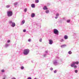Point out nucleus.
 Here are the masks:
<instances>
[{
  "label": "nucleus",
  "mask_w": 79,
  "mask_h": 79,
  "mask_svg": "<svg viewBox=\"0 0 79 79\" xmlns=\"http://www.w3.org/2000/svg\"><path fill=\"white\" fill-rule=\"evenodd\" d=\"M29 53V50L28 49H25L23 51V53L25 55H27Z\"/></svg>",
  "instance_id": "1"
},
{
  "label": "nucleus",
  "mask_w": 79,
  "mask_h": 79,
  "mask_svg": "<svg viewBox=\"0 0 79 79\" xmlns=\"http://www.w3.org/2000/svg\"><path fill=\"white\" fill-rule=\"evenodd\" d=\"M7 15L8 16H11L13 15V12L12 11H8L7 12Z\"/></svg>",
  "instance_id": "2"
},
{
  "label": "nucleus",
  "mask_w": 79,
  "mask_h": 79,
  "mask_svg": "<svg viewBox=\"0 0 79 79\" xmlns=\"http://www.w3.org/2000/svg\"><path fill=\"white\" fill-rule=\"evenodd\" d=\"M54 33L55 34H56L57 35H58L59 33V32L56 29H54Z\"/></svg>",
  "instance_id": "3"
},
{
  "label": "nucleus",
  "mask_w": 79,
  "mask_h": 79,
  "mask_svg": "<svg viewBox=\"0 0 79 79\" xmlns=\"http://www.w3.org/2000/svg\"><path fill=\"white\" fill-rule=\"evenodd\" d=\"M53 44V41L52 40H49V44L50 45H52Z\"/></svg>",
  "instance_id": "4"
},
{
  "label": "nucleus",
  "mask_w": 79,
  "mask_h": 79,
  "mask_svg": "<svg viewBox=\"0 0 79 79\" xmlns=\"http://www.w3.org/2000/svg\"><path fill=\"white\" fill-rule=\"evenodd\" d=\"M75 64H76L75 63V62H73V64H72L71 65V66L72 67H74V65H75Z\"/></svg>",
  "instance_id": "5"
},
{
  "label": "nucleus",
  "mask_w": 79,
  "mask_h": 79,
  "mask_svg": "<svg viewBox=\"0 0 79 79\" xmlns=\"http://www.w3.org/2000/svg\"><path fill=\"white\" fill-rule=\"evenodd\" d=\"M35 16V14L34 13H32L31 15V17L32 18H34Z\"/></svg>",
  "instance_id": "6"
},
{
  "label": "nucleus",
  "mask_w": 79,
  "mask_h": 79,
  "mask_svg": "<svg viewBox=\"0 0 79 79\" xmlns=\"http://www.w3.org/2000/svg\"><path fill=\"white\" fill-rule=\"evenodd\" d=\"M43 9H44V10H47L48 8H47V6H44V8H43Z\"/></svg>",
  "instance_id": "7"
},
{
  "label": "nucleus",
  "mask_w": 79,
  "mask_h": 79,
  "mask_svg": "<svg viewBox=\"0 0 79 79\" xmlns=\"http://www.w3.org/2000/svg\"><path fill=\"white\" fill-rule=\"evenodd\" d=\"M12 27H15V23H12Z\"/></svg>",
  "instance_id": "8"
},
{
  "label": "nucleus",
  "mask_w": 79,
  "mask_h": 79,
  "mask_svg": "<svg viewBox=\"0 0 79 79\" xmlns=\"http://www.w3.org/2000/svg\"><path fill=\"white\" fill-rule=\"evenodd\" d=\"M64 39H68V36H67V35H65V36H64Z\"/></svg>",
  "instance_id": "9"
},
{
  "label": "nucleus",
  "mask_w": 79,
  "mask_h": 79,
  "mask_svg": "<svg viewBox=\"0 0 79 79\" xmlns=\"http://www.w3.org/2000/svg\"><path fill=\"white\" fill-rule=\"evenodd\" d=\"M31 7L32 8H35V5L32 4L31 5Z\"/></svg>",
  "instance_id": "10"
},
{
  "label": "nucleus",
  "mask_w": 79,
  "mask_h": 79,
  "mask_svg": "<svg viewBox=\"0 0 79 79\" xmlns=\"http://www.w3.org/2000/svg\"><path fill=\"white\" fill-rule=\"evenodd\" d=\"M45 13H49V10H47L45 11Z\"/></svg>",
  "instance_id": "11"
},
{
  "label": "nucleus",
  "mask_w": 79,
  "mask_h": 79,
  "mask_svg": "<svg viewBox=\"0 0 79 79\" xmlns=\"http://www.w3.org/2000/svg\"><path fill=\"white\" fill-rule=\"evenodd\" d=\"M75 64H78L79 63V62L78 61H77L76 62H75Z\"/></svg>",
  "instance_id": "12"
},
{
  "label": "nucleus",
  "mask_w": 79,
  "mask_h": 79,
  "mask_svg": "<svg viewBox=\"0 0 79 79\" xmlns=\"http://www.w3.org/2000/svg\"><path fill=\"white\" fill-rule=\"evenodd\" d=\"M39 0H35V2L36 3H39Z\"/></svg>",
  "instance_id": "13"
},
{
  "label": "nucleus",
  "mask_w": 79,
  "mask_h": 79,
  "mask_svg": "<svg viewBox=\"0 0 79 79\" xmlns=\"http://www.w3.org/2000/svg\"><path fill=\"white\" fill-rule=\"evenodd\" d=\"M67 23H70V20H69V19L67 20Z\"/></svg>",
  "instance_id": "14"
},
{
  "label": "nucleus",
  "mask_w": 79,
  "mask_h": 79,
  "mask_svg": "<svg viewBox=\"0 0 79 79\" xmlns=\"http://www.w3.org/2000/svg\"><path fill=\"white\" fill-rule=\"evenodd\" d=\"M14 5L15 6H16V5H17V4H18V2H15V3H14Z\"/></svg>",
  "instance_id": "15"
},
{
  "label": "nucleus",
  "mask_w": 79,
  "mask_h": 79,
  "mask_svg": "<svg viewBox=\"0 0 79 79\" xmlns=\"http://www.w3.org/2000/svg\"><path fill=\"white\" fill-rule=\"evenodd\" d=\"M22 23H23V24H24V23H25V21H24V20H23V21H22Z\"/></svg>",
  "instance_id": "16"
},
{
  "label": "nucleus",
  "mask_w": 79,
  "mask_h": 79,
  "mask_svg": "<svg viewBox=\"0 0 79 79\" xmlns=\"http://www.w3.org/2000/svg\"><path fill=\"white\" fill-rule=\"evenodd\" d=\"M1 72H2V73H4V72H5V70L4 69H2L1 70Z\"/></svg>",
  "instance_id": "17"
},
{
  "label": "nucleus",
  "mask_w": 79,
  "mask_h": 79,
  "mask_svg": "<svg viewBox=\"0 0 79 79\" xmlns=\"http://www.w3.org/2000/svg\"><path fill=\"white\" fill-rule=\"evenodd\" d=\"M72 53V52L71 51H69V54H70V55Z\"/></svg>",
  "instance_id": "18"
},
{
  "label": "nucleus",
  "mask_w": 79,
  "mask_h": 79,
  "mask_svg": "<svg viewBox=\"0 0 79 79\" xmlns=\"http://www.w3.org/2000/svg\"><path fill=\"white\" fill-rule=\"evenodd\" d=\"M74 68H77V66H76V65L74 66Z\"/></svg>",
  "instance_id": "19"
},
{
  "label": "nucleus",
  "mask_w": 79,
  "mask_h": 79,
  "mask_svg": "<svg viewBox=\"0 0 79 79\" xmlns=\"http://www.w3.org/2000/svg\"><path fill=\"white\" fill-rule=\"evenodd\" d=\"M75 72L76 73H77L78 71H77V70H76L75 71Z\"/></svg>",
  "instance_id": "20"
},
{
  "label": "nucleus",
  "mask_w": 79,
  "mask_h": 79,
  "mask_svg": "<svg viewBox=\"0 0 79 79\" xmlns=\"http://www.w3.org/2000/svg\"><path fill=\"white\" fill-rule=\"evenodd\" d=\"M21 69H24V67H23V66H22V67H21Z\"/></svg>",
  "instance_id": "21"
},
{
  "label": "nucleus",
  "mask_w": 79,
  "mask_h": 79,
  "mask_svg": "<svg viewBox=\"0 0 79 79\" xmlns=\"http://www.w3.org/2000/svg\"><path fill=\"white\" fill-rule=\"evenodd\" d=\"M10 6V5H7L6 6V8H9Z\"/></svg>",
  "instance_id": "22"
},
{
  "label": "nucleus",
  "mask_w": 79,
  "mask_h": 79,
  "mask_svg": "<svg viewBox=\"0 0 79 79\" xmlns=\"http://www.w3.org/2000/svg\"><path fill=\"white\" fill-rule=\"evenodd\" d=\"M56 72H57L56 70H55L54 71V73H56Z\"/></svg>",
  "instance_id": "23"
},
{
  "label": "nucleus",
  "mask_w": 79,
  "mask_h": 79,
  "mask_svg": "<svg viewBox=\"0 0 79 79\" xmlns=\"http://www.w3.org/2000/svg\"><path fill=\"white\" fill-rule=\"evenodd\" d=\"M24 11H25V12H26V11H27V9H25Z\"/></svg>",
  "instance_id": "24"
},
{
  "label": "nucleus",
  "mask_w": 79,
  "mask_h": 79,
  "mask_svg": "<svg viewBox=\"0 0 79 79\" xmlns=\"http://www.w3.org/2000/svg\"><path fill=\"white\" fill-rule=\"evenodd\" d=\"M9 23H10V24H11V23H12V21H10L9 22Z\"/></svg>",
  "instance_id": "25"
},
{
  "label": "nucleus",
  "mask_w": 79,
  "mask_h": 79,
  "mask_svg": "<svg viewBox=\"0 0 79 79\" xmlns=\"http://www.w3.org/2000/svg\"><path fill=\"white\" fill-rule=\"evenodd\" d=\"M39 41L40 42H42V39H40Z\"/></svg>",
  "instance_id": "26"
},
{
  "label": "nucleus",
  "mask_w": 79,
  "mask_h": 79,
  "mask_svg": "<svg viewBox=\"0 0 79 79\" xmlns=\"http://www.w3.org/2000/svg\"><path fill=\"white\" fill-rule=\"evenodd\" d=\"M28 42H31V40L29 39V40H28Z\"/></svg>",
  "instance_id": "27"
},
{
  "label": "nucleus",
  "mask_w": 79,
  "mask_h": 79,
  "mask_svg": "<svg viewBox=\"0 0 79 79\" xmlns=\"http://www.w3.org/2000/svg\"><path fill=\"white\" fill-rule=\"evenodd\" d=\"M56 16H59V14H57L56 15Z\"/></svg>",
  "instance_id": "28"
},
{
  "label": "nucleus",
  "mask_w": 79,
  "mask_h": 79,
  "mask_svg": "<svg viewBox=\"0 0 79 79\" xmlns=\"http://www.w3.org/2000/svg\"><path fill=\"white\" fill-rule=\"evenodd\" d=\"M26 31V30H23V32H25Z\"/></svg>",
  "instance_id": "29"
},
{
  "label": "nucleus",
  "mask_w": 79,
  "mask_h": 79,
  "mask_svg": "<svg viewBox=\"0 0 79 79\" xmlns=\"http://www.w3.org/2000/svg\"><path fill=\"white\" fill-rule=\"evenodd\" d=\"M10 42V40H7V42L8 43H9V42Z\"/></svg>",
  "instance_id": "30"
},
{
  "label": "nucleus",
  "mask_w": 79,
  "mask_h": 79,
  "mask_svg": "<svg viewBox=\"0 0 79 79\" xmlns=\"http://www.w3.org/2000/svg\"><path fill=\"white\" fill-rule=\"evenodd\" d=\"M50 70H51V71H52V70H53V68H51L50 69Z\"/></svg>",
  "instance_id": "31"
},
{
  "label": "nucleus",
  "mask_w": 79,
  "mask_h": 79,
  "mask_svg": "<svg viewBox=\"0 0 79 79\" xmlns=\"http://www.w3.org/2000/svg\"><path fill=\"white\" fill-rule=\"evenodd\" d=\"M27 79H31V78L30 77H29Z\"/></svg>",
  "instance_id": "32"
},
{
  "label": "nucleus",
  "mask_w": 79,
  "mask_h": 79,
  "mask_svg": "<svg viewBox=\"0 0 79 79\" xmlns=\"http://www.w3.org/2000/svg\"><path fill=\"white\" fill-rule=\"evenodd\" d=\"M63 39L61 40V42H63Z\"/></svg>",
  "instance_id": "33"
},
{
  "label": "nucleus",
  "mask_w": 79,
  "mask_h": 79,
  "mask_svg": "<svg viewBox=\"0 0 79 79\" xmlns=\"http://www.w3.org/2000/svg\"><path fill=\"white\" fill-rule=\"evenodd\" d=\"M64 45H62V46H61V47H63V46H64Z\"/></svg>",
  "instance_id": "34"
},
{
  "label": "nucleus",
  "mask_w": 79,
  "mask_h": 79,
  "mask_svg": "<svg viewBox=\"0 0 79 79\" xmlns=\"http://www.w3.org/2000/svg\"><path fill=\"white\" fill-rule=\"evenodd\" d=\"M55 18H56V19H57V18H58V17H56Z\"/></svg>",
  "instance_id": "35"
},
{
  "label": "nucleus",
  "mask_w": 79,
  "mask_h": 79,
  "mask_svg": "<svg viewBox=\"0 0 79 79\" xmlns=\"http://www.w3.org/2000/svg\"><path fill=\"white\" fill-rule=\"evenodd\" d=\"M12 79H16V78H13Z\"/></svg>",
  "instance_id": "36"
},
{
  "label": "nucleus",
  "mask_w": 79,
  "mask_h": 79,
  "mask_svg": "<svg viewBox=\"0 0 79 79\" xmlns=\"http://www.w3.org/2000/svg\"><path fill=\"white\" fill-rule=\"evenodd\" d=\"M3 79H5V78H4Z\"/></svg>",
  "instance_id": "37"
},
{
  "label": "nucleus",
  "mask_w": 79,
  "mask_h": 79,
  "mask_svg": "<svg viewBox=\"0 0 79 79\" xmlns=\"http://www.w3.org/2000/svg\"><path fill=\"white\" fill-rule=\"evenodd\" d=\"M34 79H37V78H35Z\"/></svg>",
  "instance_id": "38"
}]
</instances>
